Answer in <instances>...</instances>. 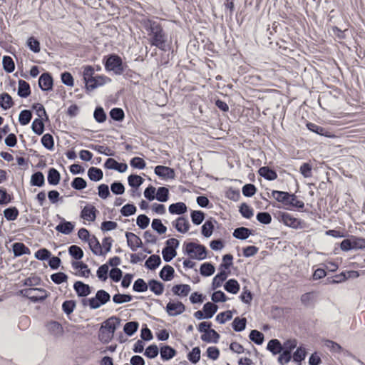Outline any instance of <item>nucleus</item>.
I'll use <instances>...</instances> for the list:
<instances>
[{"instance_id":"c9c22d12","label":"nucleus","mask_w":365,"mask_h":365,"mask_svg":"<svg viewBox=\"0 0 365 365\" xmlns=\"http://www.w3.org/2000/svg\"><path fill=\"white\" fill-rule=\"evenodd\" d=\"M224 289L226 292L235 294L240 291V285L237 279H230L225 282Z\"/></svg>"},{"instance_id":"774afa93","label":"nucleus","mask_w":365,"mask_h":365,"mask_svg":"<svg viewBox=\"0 0 365 365\" xmlns=\"http://www.w3.org/2000/svg\"><path fill=\"white\" fill-rule=\"evenodd\" d=\"M239 212L245 219H250L254 215L253 209L245 202L240 205Z\"/></svg>"},{"instance_id":"a18cd8bd","label":"nucleus","mask_w":365,"mask_h":365,"mask_svg":"<svg viewBox=\"0 0 365 365\" xmlns=\"http://www.w3.org/2000/svg\"><path fill=\"white\" fill-rule=\"evenodd\" d=\"M139 323L137 321H131L125 324L123 331L128 336H132L138 329Z\"/></svg>"},{"instance_id":"2f4dec72","label":"nucleus","mask_w":365,"mask_h":365,"mask_svg":"<svg viewBox=\"0 0 365 365\" xmlns=\"http://www.w3.org/2000/svg\"><path fill=\"white\" fill-rule=\"evenodd\" d=\"M220 338V334L213 329L208 330L206 334H202L200 339L207 343L217 344Z\"/></svg>"},{"instance_id":"7ed1b4c3","label":"nucleus","mask_w":365,"mask_h":365,"mask_svg":"<svg viewBox=\"0 0 365 365\" xmlns=\"http://www.w3.org/2000/svg\"><path fill=\"white\" fill-rule=\"evenodd\" d=\"M182 251L185 255H188L191 259L197 260L206 259L207 255V250L205 245L192 242H185Z\"/></svg>"},{"instance_id":"4be33fe9","label":"nucleus","mask_w":365,"mask_h":365,"mask_svg":"<svg viewBox=\"0 0 365 365\" xmlns=\"http://www.w3.org/2000/svg\"><path fill=\"white\" fill-rule=\"evenodd\" d=\"M229 274L230 271L219 272L212 279L211 289L215 290L220 287L222 283L227 279Z\"/></svg>"},{"instance_id":"c85d7f7f","label":"nucleus","mask_w":365,"mask_h":365,"mask_svg":"<svg viewBox=\"0 0 365 365\" xmlns=\"http://www.w3.org/2000/svg\"><path fill=\"white\" fill-rule=\"evenodd\" d=\"M12 250L15 257H21L31 253L30 249L23 242H14L12 245Z\"/></svg>"},{"instance_id":"c03bdc74","label":"nucleus","mask_w":365,"mask_h":365,"mask_svg":"<svg viewBox=\"0 0 365 365\" xmlns=\"http://www.w3.org/2000/svg\"><path fill=\"white\" fill-rule=\"evenodd\" d=\"M19 211L15 206H11L4 210V216L7 221H14L17 219Z\"/></svg>"},{"instance_id":"3c124183","label":"nucleus","mask_w":365,"mask_h":365,"mask_svg":"<svg viewBox=\"0 0 365 365\" xmlns=\"http://www.w3.org/2000/svg\"><path fill=\"white\" fill-rule=\"evenodd\" d=\"M88 148L98 152L100 154L106 155V156H113L114 153L110 150V149L107 146L100 145H94L90 144L87 146Z\"/></svg>"},{"instance_id":"72a5a7b5","label":"nucleus","mask_w":365,"mask_h":365,"mask_svg":"<svg viewBox=\"0 0 365 365\" xmlns=\"http://www.w3.org/2000/svg\"><path fill=\"white\" fill-rule=\"evenodd\" d=\"M161 262L159 255H151L145 261V267L149 270H155L160 265Z\"/></svg>"},{"instance_id":"09e8293b","label":"nucleus","mask_w":365,"mask_h":365,"mask_svg":"<svg viewBox=\"0 0 365 365\" xmlns=\"http://www.w3.org/2000/svg\"><path fill=\"white\" fill-rule=\"evenodd\" d=\"M144 179L136 174H131L128 177V182L129 186L136 190L143 183Z\"/></svg>"},{"instance_id":"b1692460","label":"nucleus","mask_w":365,"mask_h":365,"mask_svg":"<svg viewBox=\"0 0 365 365\" xmlns=\"http://www.w3.org/2000/svg\"><path fill=\"white\" fill-rule=\"evenodd\" d=\"M89 248L93 255L97 256L103 255V251L98 238L93 235L91 239L88 241Z\"/></svg>"},{"instance_id":"052dcab7","label":"nucleus","mask_w":365,"mask_h":365,"mask_svg":"<svg viewBox=\"0 0 365 365\" xmlns=\"http://www.w3.org/2000/svg\"><path fill=\"white\" fill-rule=\"evenodd\" d=\"M192 222L195 225H200L205 218V214L201 210H192L190 212Z\"/></svg>"},{"instance_id":"f257e3e1","label":"nucleus","mask_w":365,"mask_h":365,"mask_svg":"<svg viewBox=\"0 0 365 365\" xmlns=\"http://www.w3.org/2000/svg\"><path fill=\"white\" fill-rule=\"evenodd\" d=\"M143 26L149 36L150 45L160 50L166 51L168 35L160 21L148 18L144 20Z\"/></svg>"},{"instance_id":"a211bd4d","label":"nucleus","mask_w":365,"mask_h":365,"mask_svg":"<svg viewBox=\"0 0 365 365\" xmlns=\"http://www.w3.org/2000/svg\"><path fill=\"white\" fill-rule=\"evenodd\" d=\"M255 230L245 227H239L234 230L232 232L233 237L240 240H246L250 236L254 235Z\"/></svg>"},{"instance_id":"bb28decb","label":"nucleus","mask_w":365,"mask_h":365,"mask_svg":"<svg viewBox=\"0 0 365 365\" xmlns=\"http://www.w3.org/2000/svg\"><path fill=\"white\" fill-rule=\"evenodd\" d=\"M19 87L17 94L19 97L26 98L31 95V87L28 82L20 79L18 81Z\"/></svg>"},{"instance_id":"39448f33","label":"nucleus","mask_w":365,"mask_h":365,"mask_svg":"<svg viewBox=\"0 0 365 365\" xmlns=\"http://www.w3.org/2000/svg\"><path fill=\"white\" fill-rule=\"evenodd\" d=\"M19 294L34 303L42 302L48 297V293L43 288H26L21 289Z\"/></svg>"},{"instance_id":"9d476101","label":"nucleus","mask_w":365,"mask_h":365,"mask_svg":"<svg viewBox=\"0 0 365 365\" xmlns=\"http://www.w3.org/2000/svg\"><path fill=\"white\" fill-rule=\"evenodd\" d=\"M38 87L43 91H49L53 89V78L49 72L43 73L38 78Z\"/></svg>"},{"instance_id":"f704fd0d","label":"nucleus","mask_w":365,"mask_h":365,"mask_svg":"<svg viewBox=\"0 0 365 365\" xmlns=\"http://www.w3.org/2000/svg\"><path fill=\"white\" fill-rule=\"evenodd\" d=\"M61 180L60 173L54 168H50L48 170L47 181L50 185H57Z\"/></svg>"},{"instance_id":"e433bc0d","label":"nucleus","mask_w":365,"mask_h":365,"mask_svg":"<svg viewBox=\"0 0 365 365\" xmlns=\"http://www.w3.org/2000/svg\"><path fill=\"white\" fill-rule=\"evenodd\" d=\"M30 184L31 186L43 187L45 184V178L42 172L36 171L31 177Z\"/></svg>"},{"instance_id":"a878e982","label":"nucleus","mask_w":365,"mask_h":365,"mask_svg":"<svg viewBox=\"0 0 365 365\" xmlns=\"http://www.w3.org/2000/svg\"><path fill=\"white\" fill-rule=\"evenodd\" d=\"M148 288L155 295L159 296L163 293L165 285L160 281L152 279L148 281Z\"/></svg>"},{"instance_id":"5fc2aeb1","label":"nucleus","mask_w":365,"mask_h":365,"mask_svg":"<svg viewBox=\"0 0 365 365\" xmlns=\"http://www.w3.org/2000/svg\"><path fill=\"white\" fill-rule=\"evenodd\" d=\"M288 202L286 206H292L297 209H302L304 207V203L302 200H297L295 194L289 192Z\"/></svg>"},{"instance_id":"58836bf2","label":"nucleus","mask_w":365,"mask_h":365,"mask_svg":"<svg viewBox=\"0 0 365 365\" xmlns=\"http://www.w3.org/2000/svg\"><path fill=\"white\" fill-rule=\"evenodd\" d=\"M71 265L74 269L80 270V276L83 277H88L89 276L91 269L84 262L78 260L77 262H72Z\"/></svg>"},{"instance_id":"9b49d317","label":"nucleus","mask_w":365,"mask_h":365,"mask_svg":"<svg viewBox=\"0 0 365 365\" xmlns=\"http://www.w3.org/2000/svg\"><path fill=\"white\" fill-rule=\"evenodd\" d=\"M154 173L159 178L164 179H174L175 177V170L168 166L157 165L154 169Z\"/></svg>"},{"instance_id":"6ab92c4d","label":"nucleus","mask_w":365,"mask_h":365,"mask_svg":"<svg viewBox=\"0 0 365 365\" xmlns=\"http://www.w3.org/2000/svg\"><path fill=\"white\" fill-rule=\"evenodd\" d=\"M306 126L309 130L321 136H324L327 138L334 137V135L331 134V132L327 130L325 128L318 125L315 123L309 122L307 123Z\"/></svg>"},{"instance_id":"423d86ee","label":"nucleus","mask_w":365,"mask_h":365,"mask_svg":"<svg viewBox=\"0 0 365 365\" xmlns=\"http://www.w3.org/2000/svg\"><path fill=\"white\" fill-rule=\"evenodd\" d=\"M274 217L279 220V222L290 228L298 230L304 227V222L303 220L294 217L287 212L279 211L275 214Z\"/></svg>"},{"instance_id":"2eb2a0df","label":"nucleus","mask_w":365,"mask_h":365,"mask_svg":"<svg viewBox=\"0 0 365 365\" xmlns=\"http://www.w3.org/2000/svg\"><path fill=\"white\" fill-rule=\"evenodd\" d=\"M97 209L92 205H86L81 212L80 217L83 220L93 222L96 218Z\"/></svg>"},{"instance_id":"f03ea898","label":"nucleus","mask_w":365,"mask_h":365,"mask_svg":"<svg viewBox=\"0 0 365 365\" xmlns=\"http://www.w3.org/2000/svg\"><path fill=\"white\" fill-rule=\"evenodd\" d=\"M103 64L106 71L113 72L115 75H122L127 67L122 58L116 53H110L103 58Z\"/></svg>"},{"instance_id":"dca6fc26","label":"nucleus","mask_w":365,"mask_h":365,"mask_svg":"<svg viewBox=\"0 0 365 365\" xmlns=\"http://www.w3.org/2000/svg\"><path fill=\"white\" fill-rule=\"evenodd\" d=\"M73 289L79 297H86L91 293V287L81 281H76Z\"/></svg>"},{"instance_id":"603ef678","label":"nucleus","mask_w":365,"mask_h":365,"mask_svg":"<svg viewBox=\"0 0 365 365\" xmlns=\"http://www.w3.org/2000/svg\"><path fill=\"white\" fill-rule=\"evenodd\" d=\"M215 266L211 262H205L200 265V273L204 277H210L215 273Z\"/></svg>"},{"instance_id":"6e6552de","label":"nucleus","mask_w":365,"mask_h":365,"mask_svg":"<svg viewBox=\"0 0 365 365\" xmlns=\"http://www.w3.org/2000/svg\"><path fill=\"white\" fill-rule=\"evenodd\" d=\"M110 300V294L104 289H99L96 292L95 297L91 302L93 309H97L106 304Z\"/></svg>"},{"instance_id":"20e7f679","label":"nucleus","mask_w":365,"mask_h":365,"mask_svg":"<svg viewBox=\"0 0 365 365\" xmlns=\"http://www.w3.org/2000/svg\"><path fill=\"white\" fill-rule=\"evenodd\" d=\"M120 324V319L119 317L113 316L106 319L103 322V325L100 329V338L101 340H103L104 338L105 334V342L108 343L112 338L113 334L115 333L116 329Z\"/></svg>"},{"instance_id":"37998d69","label":"nucleus","mask_w":365,"mask_h":365,"mask_svg":"<svg viewBox=\"0 0 365 365\" xmlns=\"http://www.w3.org/2000/svg\"><path fill=\"white\" fill-rule=\"evenodd\" d=\"M46 327L48 331L54 336H59L63 332L61 324L56 321H51L46 324Z\"/></svg>"},{"instance_id":"4c0bfd02","label":"nucleus","mask_w":365,"mask_h":365,"mask_svg":"<svg viewBox=\"0 0 365 365\" xmlns=\"http://www.w3.org/2000/svg\"><path fill=\"white\" fill-rule=\"evenodd\" d=\"M218 306L213 302H206L204 304L202 311L205 314L206 319H211L217 312Z\"/></svg>"},{"instance_id":"c756f323","label":"nucleus","mask_w":365,"mask_h":365,"mask_svg":"<svg viewBox=\"0 0 365 365\" xmlns=\"http://www.w3.org/2000/svg\"><path fill=\"white\" fill-rule=\"evenodd\" d=\"M267 349L273 355H277L282 351L283 347L279 339H272L267 343Z\"/></svg>"},{"instance_id":"412c9836","label":"nucleus","mask_w":365,"mask_h":365,"mask_svg":"<svg viewBox=\"0 0 365 365\" xmlns=\"http://www.w3.org/2000/svg\"><path fill=\"white\" fill-rule=\"evenodd\" d=\"M217 223V220L212 217H210V219L207 220L201 227L202 235L205 237H210L214 231L215 224Z\"/></svg>"},{"instance_id":"bf43d9fd","label":"nucleus","mask_w":365,"mask_h":365,"mask_svg":"<svg viewBox=\"0 0 365 365\" xmlns=\"http://www.w3.org/2000/svg\"><path fill=\"white\" fill-rule=\"evenodd\" d=\"M42 145L48 150H53L54 149V139L51 134L46 133L41 139Z\"/></svg>"},{"instance_id":"e2e57ef3","label":"nucleus","mask_w":365,"mask_h":365,"mask_svg":"<svg viewBox=\"0 0 365 365\" xmlns=\"http://www.w3.org/2000/svg\"><path fill=\"white\" fill-rule=\"evenodd\" d=\"M201 351L199 346H195L188 352L187 357L189 361L193 364H197L200 359Z\"/></svg>"},{"instance_id":"6e6d98bb","label":"nucleus","mask_w":365,"mask_h":365,"mask_svg":"<svg viewBox=\"0 0 365 365\" xmlns=\"http://www.w3.org/2000/svg\"><path fill=\"white\" fill-rule=\"evenodd\" d=\"M148 289V282L146 283L145 281L142 278L137 279L133 284V290L135 292H145Z\"/></svg>"},{"instance_id":"0e129e2a","label":"nucleus","mask_w":365,"mask_h":365,"mask_svg":"<svg viewBox=\"0 0 365 365\" xmlns=\"http://www.w3.org/2000/svg\"><path fill=\"white\" fill-rule=\"evenodd\" d=\"M112 299L115 304H120L130 302L133 299V296L130 294L117 293L113 296Z\"/></svg>"},{"instance_id":"4d7b16f0","label":"nucleus","mask_w":365,"mask_h":365,"mask_svg":"<svg viewBox=\"0 0 365 365\" xmlns=\"http://www.w3.org/2000/svg\"><path fill=\"white\" fill-rule=\"evenodd\" d=\"M68 254L76 260H81L83 257V251L78 245H73L68 247Z\"/></svg>"},{"instance_id":"cd10ccee","label":"nucleus","mask_w":365,"mask_h":365,"mask_svg":"<svg viewBox=\"0 0 365 365\" xmlns=\"http://www.w3.org/2000/svg\"><path fill=\"white\" fill-rule=\"evenodd\" d=\"M187 210V205L185 202H178L170 205L168 211L171 215H182Z\"/></svg>"},{"instance_id":"0eeeda50","label":"nucleus","mask_w":365,"mask_h":365,"mask_svg":"<svg viewBox=\"0 0 365 365\" xmlns=\"http://www.w3.org/2000/svg\"><path fill=\"white\" fill-rule=\"evenodd\" d=\"M111 79L104 75H97L94 78H91L85 83V88L88 93L110 83Z\"/></svg>"},{"instance_id":"f3484780","label":"nucleus","mask_w":365,"mask_h":365,"mask_svg":"<svg viewBox=\"0 0 365 365\" xmlns=\"http://www.w3.org/2000/svg\"><path fill=\"white\" fill-rule=\"evenodd\" d=\"M172 225L180 233H186L190 227L188 220L182 216L178 217Z\"/></svg>"},{"instance_id":"7c9ffc66","label":"nucleus","mask_w":365,"mask_h":365,"mask_svg":"<svg viewBox=\"0 0 365 365\" xmlns=\"http://www.w3.org/2000/svg\"><path fill=\"white\" fill-rule=\"evenodd\" d=\"M14 105L12 97L7 93L4 92L0 94V107L4 110H7Z\"/></svg>"},{"instance_id":"680f3d73","label":"nucleus","mask_w":365,"mask_h":365,"mask_svg":"<svg viewBox=\"0 0 365 365\" xmlns=\"http://www.w3.org/2000/svg\"><path fill=\"white\" fill-rule=\"evenodd\" d=\"M110 118L115 121L122 122L125 118V113L120 108H113L109 112Z\"/></svg>"},{"instance_id":"f8f14e48","label":"nucleus","mask_w":365,"mask_h":365,"mask_svg":"<svg viewBox=\"0 0 365 365\" xmlns=\"http://www.w3.org/2000/svg\"><path fill=\"white\" fill-rule=\"evenodd\" d=\"M125 237L127 240V245L132 251L135 252L138 248L143 247V242L141 239L135 234L126 232Z\"/></svg>"},{"instance_id":"13d9d810","label":"nucleus","mask_w":365,"mask_h":365,"mask_svg":"<svg viewBox=\"0 0 365 365\" xmlns=\"http://www.w3.org/2000/svg\"><path fill=\"white\" fill-rule=\"evenodd\" d=\"M2 65L4 70L8 73H11L15 70L14 61L9 56H4L3 57Z\"/></svg>"},{"instance_id":"393cba45","label":"nucleus","mask_w":365,"mask_h":365,"mask_svg":"<svg viewBox=\"0 0 365 365\" xmlns=\"http://www.w3.org/2000/svg\"><path fill=\"white\" fill-rule=\"evenodd\" d=\"M174 276L175 269L169 264L164 265L159 272L160 278L164 282L172 280L174 278Z\"/></svg>"},{"instance_id":"473e14b6","label":"nucleus","mask_w":365,"mask_h":365,"mask_svg":"<svg viewBox=\"0 0 365 365\" xmlns=\"http://www.w3.org/2000/svg\"><path fill=\"white\" fill-rule=\"evenodd\" d=\"M171 290L173 294L182 297L188 295L191 288L188 284H180L174 285Z\"/></svg>"},{"instance_id":"864d4df0","label":"nucleus","mask_w":365,"mask_h":365,"mask_svg":"<svg viewBox=\"0 0 365 365\" xmlns=\"http://www.w3.org/2000/svg\"><path fill=\"white\" fill-rule=\"evenodd\" d=\"M272 196L279 202L287 205L288 202L289 192L285 191L272 190Z\"/></svg>"},{"instance_id":"aec40b11","label":"nucleus","mask_w":365,"mask_h":365,"mask_svg":"<svg viewBox=\"0 0 365 365\" xmlns=\"http://www.w3.org/2000/svg\"><path fill=\"white\" fill-rule=\"evenodd\" d=\"M160 357L163 361H168L177 354V351L167 344H161L160 347Z\"/></svg>"},{"instance_id":"5701e85b","label":"nucleus","mask_w":365,"mask_h":365,"mask_svg":"<svg viewBox=\"0 0 365 365\" xmlns=\"http://www.w3.org/2000/svg\"><path fill=\"white\" fill-rule=\"evenodd\" d=\"M258 173L261 177L269 181L274 180L278 177L277 172L268 166L261 167Z\"/></svg>"},{"instance_id":"ea45409f","label":"nucleus","mask_w":365,"mask_h":365,"mask_svg":"<svg viewBox=\"0 0 365 365\" xmlns=\"http://www.w3.org/2000/svg\"><path fill=\"white\" fill-rule=\"evenodd\" d=\"M88 177L93 182H98L103 178V173L101 168L96 167H91L88 170Z\"/></svg>"},{"instance_id":"ddd939ff","label":"nucleus","mask_w":365,"mask_h":365,"mask_svg":"<svg viewBox=\"0 0 365 365\" xmlns=\"http://www.w3.org/2000/svg\"><path fill=\"white\" fill-rule=\"evenodd\" d=\"M104 167L106 169L115 170L120 173H125L128 169V165L126 163H118L112 158H109L106 160Z\"/></svg>"},{"instance_id":"69168bd1","label":"nucleus","mask_w":365,"mask_h":365,"mask_svg":"<svg viewBox=\"0 0 365 365\" xmlns=\"http://www.w3.org/2000/svg\"><path fill=\"white\" fill-rule=\"evenodd\" d=\"M93 118L98 123H104L107 119V115L101 106H97L93 112Z\"/></svg>"},{"instance_id":"79ce46f5","label":"nucleus","mask_w":365,"mask_h":365,"mask_svg":"<svg viewBox=\"0 0 365 365\" xmlns=\"http://www.w3.org/2000/svg\"><path fill=\"white\" fill-rule=\"evenodd\" d=\"M307 356L306 349L302 346H298L293 354V361L297 363L298 365H302V361H304Z\"/></svg>"},{"instance_id":"8fccbe9b","label":"nucleus","mask_w":365,"mask_h":365,"mask_svg":"<svg viewBox=\"0 0 365 365\" xmlns=\"http://www.w3.org/2000/svg\"><path fill=\"white\" fill-rule=\"evenodd\" d=\"M250 339L257 345H261L264 340V334L257 329H253L250 332Z\"/></svg>"},{"instance_id":"338daca9","label":"nucleus","mask_w":365,"mask_h":365,"mask_svg":"<svg viewBox=\"0 0 365 365\" xmlns=\"http://www.w3.org/2000/svg\"><path fill=\"white\" fill-rule=\"evenodd\" d=\"M32 119V112L30 110H23L20 112L19 115V122L21 125L29 124Z\"/></svg>"},{"instance_id":"a19ab883","label":"nucleus","mask_w":365,"mask_h":365,"mask_svg":"<svg viewBox=\"0 0 365 365\" xmlns=\"http://www.w3.org/2000/svg\"><path fill=\"white\" fill-rule=\"evenodd\" d=\"M247 319L245 317H237L232 322V327L236 332H240L246 329Z\"/></svg>"},{"instance_id":"49530a36","label":"nucleus","mask_w":365,"mask_h":365,"mask_svg":"<svg viewBox=\"0 0 365 365\" xmlns=\"http://www.w3.org/2000/svg\"><path fill=\"white\" fill-rule=\"evenodd\" d=\"M31 130L35 134L38 135H41V134H43L45 130V125L44 122L43 121V119L35 118L31 124Z\"/></svg>"},{"instance_id":"4468645a","label":"nucleus","mask_w":365,"mask_h":365,"mask_svg":"<svg viewBox=\"0 0 365 365\" xmlns=\"http://www.w3.org/2000/svg\"><path fill=\"white\" fill-rule=\"evenodd\" d=\"M57 216L61 220L59 224L56 227V230L63 235L71 234L75 227L74 223L66 220L64 218L61 217L58 215Z\"/></svg>"},{"instance_id":"de8ad7c7","label":"nucleus","mask_w":365,"mask_h":365,"mask_svg":"<svg viewBox=\"0 0 365 365\" xmlns=\"http://www.w3.org/2000/svg\"><path fill=\"white\" fill-rule=\"evenodd\" d=\"M155 199L160 202H165L169 200V190L162 186L156 190Z\"/></svg>"},{"instance_id":"1a4fd4ad","label":"nucleus","mask_w":365,"mask_h":365,"mask_svg":"<svg viewBox=\"0 0 365 365\" xmlns=\"http://www.w3.org/2000/svg\"><path fill=\"white\" fill-rule=\"evenodd\" d=\"M165 310L169 316L175 317L185 311V306L180 301H170L166 305Z\"/></svg>"}]
</instances>
